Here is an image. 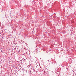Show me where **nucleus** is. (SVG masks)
<instances>
[{"label": "nucleus", "mask_w": 76, "mask_h": 76, "mask_svg": "<svg viewBox=\"0 0 76 76\" xmlns=\"http://www.w3.org/2000/svg\"><path fill=\"white\" fill-rule=\"evenodd\" d=\"M59 69H60V70H61V68H59Z\"/></svg>", "instance_id": "f257e3e1"}, {"label": "nucleus", "mask_w": 76, "mask_h": 76, "mask_svg": "<svg viewBox=\"0 0 76 76\" xmlns=\"http://www.w3.org/2000/svg\"><path fill=\"white\" fill-rule=\"evenodd\" d=\"M44 72H45V70H45V69H44Z\"/></svg>", "instance_id": "f03ea898"}, {"label": "nucleus", "mask_w": 76, "mask_h": 76, "mask_svg": "<svg viewBox=\"0 0 76 76\" xmlns=\"http://www.w3.org/2000/svg\"><path fill=\"white\" fill-rule=\"evenodd\" d=\"M2 53H3V52L2 51Z\"/></svg>", "instance_id": "7ed1b4c3"}]
</instances>
